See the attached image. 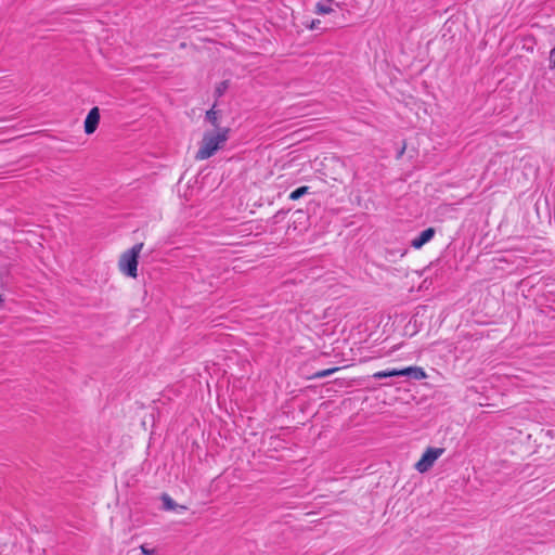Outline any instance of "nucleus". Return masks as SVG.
<instances>
[{
  "label": "nucleus",
  "mask_w": 555,
  "mask_h": 555,
  "mask_svg": "<svg viewBox=\"0 0 555 555\" xmlns=\"http://www.w3.org/2000/svg\"><path fill=\"white\" fill-rule=\"evenodd\" d=\"M230 133V128L206 129L198 142V149L194 156L195 160H205L216 155L218 151L225 146Z\"/></svg>",
  "instance_id": "f257e3e1"
},
{
  "label": "nucleus",
  "mask_w": 555,
  "mask_h": 555,
  "mask_svg": "<svg viewBox=\"0 0 555 555\" xmlns=\"http://www.w3.org/2000/svg\"><path fill=\"white\" fill-rule=\"evenodd\" d=\"M143 249V243H138L131 248L122 251L118 258L117 267L119 272L131 279L138 276L139 257Z\"/></svg>",
  "instance_id": "f03ea898"
},
{
  "label": "nucleus",
  "mask_w": 555,
  "mask_h": 555,
  "mask_svg": "<svg viewBox=\"0 0 555 555\" xmlns=\"http://www.w3.org/2000/svg\"><path fill=\"white\" fill-rule=\"evenodd\" d=\"M443 453V448H427L415 463L414 468L421 474L428 472Z\"/></svg>",
  "instance_id": "7ed1b4c3"
},
{
  "label": "nucleus",
  "mask_w": 555,
  "mask_h": 555,
  "mask_svg": "<svg viewBox=\"0 0 555 555\" xmlns=\"http://www.w3.org/2000/svg\"><path fill=\"white\" fill-rule=\"evenodd\" d=\"M99 122H100V109L99 107H93L90 109V112L88 113L86 119H85V132L87 134H92L98 126H99Z\"/></svg>",
  "instance_id": "20e7f679"
},
{
  "label": "nucleus",
  "mask_w": 555,
  "mask_h": 555,
  "mask_svg": "<svg viewBox=\"0 0 555 555\" xmlns=\"http://www.w3.org/2000/svg\"><path fill=\"white\" fill-rule=\"evenodd\" d=\"M435 235V230L433 228H428L420 233L418 236L411 241V246L415 249L422 248L425 244H427Z\"/></svg>",
  "instance_id": "39448f33"
},
{
  "label": "nucleus",
  "mask_w": 555,
  "mask_h": 555,
  "mask_svg": "<svg viewBox=\"0 0 555 555\" xmlns=\"http://www.w3.org/2000/svg\"><path fill=\"white\" fill-rule=\"evenodd\" d=\"M400 376H411L414 379H425L427 377L426 372L420 366H409L399 369Z\"/></svg>",
  "instance_id": "423d86ee"
},
{
  "label": "nucleus",
  "mask_w": 555,
  "mask_h": 555,
  "mask_svg": "<svg viewBox=\"0 0 555 555\" xmlns=\"http://www.w3.org/2000/svg\"><path fill=\"white\" fill-rule=\"evenodd\" d=\"M162 502H163V507L164 509L166 511H171V512H175L177 514H181L183 513L186 507L183 506V505H179L177 504L169 495L167 494H163L162 495Z\"/></svg>",
  "instance_id": "0eeeda50"
},
{
  "label": "nucleus",
  "mask_w": 555,
  "mask_h": 555,
  "mask_svg": "<svg viewBox=\"0 0 555 555\" xmlns=\"http://www.w3.org/2000/svg\"><path fill=\"white\" fill-rule=\"evenodd\" d=\"M333 0H322L315 4L314 12L319 15L331 14L334 12Z\"/></svg>",
  "instance_id": "6e6552de"
},
{
  "label": "nucleus",
  "mask_w": 555,
  "mask_h": 555,
  "mask_svg": "<svg viewBox=\"0 0 555 555\" xmlns=\"http://www.w3.org/2000/svg\"><path fill=\"white\" fill-rule=\"evenodd\" d=\"M205 120L210 124L212 127L211 129H222L223 127L220 126V116L217 111L214 108L206 112Z\"/></svg>",
  "instance_id": "1a4fd4ad"
},
{
  "label": "nucleus",
  "mask_w": 555,
  "mask_h": 555,
  "mask_svg": "<svg viewBox=\"0 0 555 555\" xmlns=\"http://www.w3.org/2000/svg\"><path fill=\"white\" fill-rule=\"evenodd\" d=\"M395 376H400L399 369L378 371L373 374V377L376 379L386 378V377H395Z\"/></svg>",
  "instance_id": "9d476101"
},
{
  "label": "nucleus",
  "mask_w": 555,
  "mask_h": 555,
  "mask_svg": "<svg viewBox=\"0 0 555 555\" xmlns=\"http://www.w3.org/2000/svg\"><path fill=\"white\" fill-rule=\"evenodd\" d=\"M309 192V188L308 186H300L298 189H296L295 191H293L291 194H289V199L292 201H297L299 199L301 196H304L305 194H307Z\"/></svg>",
  "instance_id": "9b49d317"
},
{
  "label": "nucleus",
  "mask_w": 555,
  "mask_h": 555,
  "mask_svg": "<svg viewBox=\"0 0 555 555\" xmlns=\"http://www.w3.org/2000/svg\"><path fill=\"white\" fill-rule=\"evenodd\" d=\"M337 370H338L337 367L323 370V371L315 373L314 377H317V378L326 377V376H330L331 374H333L334 372H336Z\"/></svg>",
  "instance_id": "f8f14e48"
},
{
  "label": "nucleus",
  "mask_w": 555,
  "mask_h": 555,
  "mask_svg": "<svg viewBox=\"0 0 555 555\" xmlns=\"http://www.w3.org/2000/svg\"><path fill=\"white\" fill-rule=\"evenodd\" d=\"M140 550H141L142 554H144V555H156L155 550L149 548L145 545H141Z\"/></svg>",
  "instance_id": "ddd939ff"
},
{
  "label": "nucleus",
  "mask_w": 555,
  "mask_h": 555,
  "mask_svg": "<svg viewBox=\"0 0 555 555\" xmlns=\"http://www.w3.org/2000/svg\"><path fill=\"white\" fill-rule=\"evenodd\" d=\"M550 64L552 68H555V47L551 50L550 53Z\"/></svg>",
  "instance_id": "4468645a"
},
{
  "label": "nucleus",
  "mask_w": 555,
  "mask_h": 555,
  "mask_svg": "<svg viewBox=\"0 0 555 555\" xmlns=\"http://www.w3.org/2000/svg\"><path fill=\"white\" fill-rule=\"evenodd\" d=\"M320 23H321L320 20H313V21H311V23L309 25H307V27L309 29H315L319 27Z\"/></svg>",
  "instance_id": "2eb2a0df"
}]
</instances>
